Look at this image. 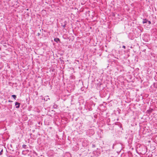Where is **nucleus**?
<instances>
[{
	"mask_svg": "<svg viewBox=\"0 0 157 157\" xmlns=\"http://www.w3.org/2000/svg\"><path fill=\"white\" fill-rule=\"evenodd\" d=\"M40 35V33H37V35L38 36H39Z\"/></svg>",
	"mask_w": 157,
	"mask_h": 157,
	"instance_id": "8",
	"label": "nucleus"
},
{
	"mask_svg": "<svg viewBox=\"0 0 157 157\" xmlns=\"http://www.w3.org/2000/svg\"><path fill=\"white\" fill-rule=\"evenodd\" d=\"M11 96L13 97L15 100H16V95H13Z\"/></svg>",
	"mask_w": 157,
	"mask_h": 157,
	"instance_id": "4",
	"label": "nucleus"
},
{
	"mask_svg": "<svg viewBox=\"0 0 157 157\" xmlns=\"http://www.w3.org/2000/svg\"><path fill=\"white\" fill-rule=\"evenodd\" d=\"M54 40L55 41L57 42L58 41H59L60 40L59 38H56L54 39Z\"/></svg>",
	"mask_w": 157,
	"mask_h": 157,
	"instance_id": "2",
	"label": "nucleus"
},
{
	"mask_svg": "<svg viewBox=\"0 0 157 157\" xmlns=\"http://www.w3.org/2000/svg\"><path fill=\"white\" fill-rule=\"evenodd\" d=\"M63 28L65 27V25H63Z\"/></svg>",
	"mask_w": 157,
	"mask_h": 157,
	"instance_id": "10",
	"label": "nucleus"
},
{
	"mask_svg": "<svg viewBox=\"0 0 157 157\" xmlns=\"http://www.w3.org/2000/svg\"><path fill=\"white\" fill-rule=\"evenodd\" d=\"M22 147H23L25 148L26 147V145H25L24 144V145H23Z\"/></svg>",
	"mask_w": 157,
	"mask_h": 157,
	"instance_id": "5",
	"label": "nucleus"
},
{
	"mask_svg": "<svg viewBox=\"0 0 157 157\" xmlns=\"http://www.w3.org/2000/svg\"><path fill=\"white\" fill-rule=\"evenodd\" d=\"M149 24H151V22L150 21H148Z\"/></svg>",
	"mask_w": 157,
	"mask_h": 157,
	"instance_id": "6",
	"label": "nucleus"
},
{
	"mask_svg": "<svg viewBox=\"0 0 157 157\" xmlns=\"http://www.w3.org/2000/svg\"><path fill=\"white\" fill-rule=\"evenodd\" d=\"M148 21L146 19H144L143 22V24H144L145 23H147V22Z\"/></svg>",
	"mask_w": 157,
	"mask_h": 157,
	"instance_id": "3",
	"label": "nucleus"
},
{
	"mask_svg": "<svg viewBox=\"0 0 157 157\" xmlns=\"http://www.w3.org/2000/svg\"><path fill=\"white\" fill-rule=\"evenodd\" d=\"M123 48H124V49H125V48L126 47H125V46H124V45H123Z\"/></svg>",
	"mask_w": 157,
	"mask_h": 157,
	"instance_id": "7",
	"label": "nucleus"
},
{
	"mask_svg": "<svg viewBox=\"0 0 157 157\" xmlns=\"http://www.w3.org/2000/svg\"><path fill=\"white\" fill-rule=\"evenodd\" d=\"M20 105V103H19L17 102H16L15 103V105L16 106V105H17V106H16V108H19Z\"/></svg>",
	"mask_w": 157,
	"mask_h": 157,
	"instance_id": "1",
	"label": "nucleus"
},
{
	"mask_svg": "<svg viewBox=\"0 0 157 157\" xmlns=\"http://www.w3.org/2000/svg\"><path fill=\"white\" fill-rule=\"evenodd\" d=\"M2 150L1 152H0V154L1 155V153H2Z\"/></svg>",
	"mask_w": 157,
	"mask_h": 157,
	"instance_id": "9",
	"label": "nucleus"
}]
</instances>
